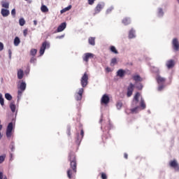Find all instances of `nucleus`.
<instances>
[{
  "label": "nucleus",
  "mask_w": 179,
  "mask_h": 179,
  "mask_svg": "<svg viewBox=\"0 0 179 179\" xmlns=\"http://www.w3.org/2000/svg\"><path fill=\"white\" fill-rule=\"evenodd\" d=\"M95 40L96 38L94 37H90L88 39L89 44H90V45H95L96 44Z\"/></svg>",
  "instance_id": "21"
},
{
  "label": "nucleus",
  "mask_w": 179,
  "mask_h": 179,
  "mask_svg": "<svg viewBox=\"0 0 179 179\" xmlns=\"http://www.w3.org/2000/svg\"><path fill=\"white\" fill-rule=\"evenodd\" d=\"M0 104L2 106H5L3 97H2V94H0Z\"/></svg>",
  "instance_id": "39"
},
{
  "label": "nucleus",
  "mask_w": 179,
  "mask_h": 179,
  "mask_svg": "<svg viewBox=\"0 0 179 179\" xmlns=\"http://www.w3.org/2000/svg\"><path fill=\"white\" fill-rule=\"evenodd\" d=\"M19 44H20V38H19V37L16 36L14 39V45L17 47V45H19Z\"/></svg>",
  "instance_id": "26"
},
{
  "label": "nucleus",
  "mask_w": 179,
  "mask_h": 179,
  "mask_svg": "<svg viewBox=\"0 0 179 179\" xmlns=\"http://www.w3.org/2000/svg\"><path fill=\"white\" fill-rule=\"evenodd\" d=\"M20 26H24L26 24V21L24 20V18H20L19 20Z\"/></svg>",
  "instance_id": "34"
},
{
  "label": "nucleus",
  "mask_w": 179,
  "mask_h": 179,
  "mask_svg": "<svg viewBox=\"0 0 179 179\" xmlns=\"http://www.w3.org/2000/svg\"><path fill=\"white\" fill-rule=\"evenodd\" d=\"M122 22L124 26H128V24H131V18L126 17L122 20Z\"/></svg>",
  "instance_id": "16"
},
{
  "label": "nucleus",
  "mask_w": 179,
  "mask_h": 179,
  "mask_svg": "<svg viewBox=\"0 0 179 179\" xmlns=\"http://www.w3.org/2000/svg\"><path fill=\"white\" fill-rule=\"evenodd\" d=\"M101 103L102 104H108L110 103V97L107 94H103L101 99Z\"/></svg>",
  "instance_id": "11"
},
{
  "label": "nucleus",
  "mask_w": 179,
  "mask_h": 179,
  "mask_svg": "<svg viewBox=\"0 0 179 179\" xmlns=\"http://www.w3.org/2000/svg\"><path fill=\"white\" fill-rule=\"evenodd\" d=\"M0 124H1V120H0Z\"/></svg>",
  "instance_id": "62"
},
{
  "label": "nucleus",
  "mask_w": 179,
  "mask_h": 179,
  "mask_svg": "<svg viewBox=\"0 0 179 179\" xmlns=\"http://www.w3.org/2000/svg\"><path fill=\"white\" fill-rule=\"evenodd\" d=\"M94 1L96 0H88L89 5H93V3H94Z\"/></svg>",
  "instance_id": "45"
},
{
  "label": "nucleus",
  "mask_w": 179,
  "mask_h": 179,
  "mask_svg": "<svg viewBox=\"0 0 179 179\" xmlns=\"http://www.w3.org/2000/svg\"><path fill=\"white\" fill-rule=\"evenodd\" d=\"M164 12H163V8H158V16H163Z\"/></svg>",
  "instance_id": "38"
},
{
  "label": "nucleus",
  "mask_w": 179,
  "mask_h": 179,
  "mask_svg": "<svg viewBox=\"0 0 179 179\" xmlns=\"http://www.w3.org/2000/svg\"><path fill=\"white\" fill-rule=\"evenodd\" d=\"M124 159H128V154L124 153Z\"/></svg>",
  "instance_id": "51"
},
{
  "label": "nucleus",
  "mask_w": 179,
  "mask_h": 179,
  "mask_svg": "<svg viewBox=\"0 0 179 179\" xmlns=\"http://www.w3.org/2000/svg\"><path fill=\"white\" fill-rule=\"evenodd\" d=\"M71 9H72V6H69L68 7L62 9L61 10V13H65V12H68V10H71Z\"/></svg>",
  "instance_id": "29"
},
{
  "label": "nucleus",
  "mask_w": 179,
  "mask_h": 179,
  "mask_svg": "<svg viewBox=\"0 0 179 179\" xmlns=\"http://www.w3.org/2000/svg\"><path fill=\"white\" fill-rule=\"evenodd\" d=\"M101 121H103V120H100V122H101Z\"/></svg>",
  "instance_id": "59"
},
{
  "label": "nucleus",
  "mask_w": 179,
  "mask_h": 179,
  "mask_svg": "<svg viewBox=\"0 0 179 179\" xmlns=\"http://www.w3.org/2000/svg\"><path fill=\"white\" fill-rule=\"evenodd\" d=\"M3 179H8V178H7L6 176H5V177L3 178Z\"/></svg>",
  "instance_id": "56"
},
{
  "label": "nucleus",
  "mask_w": 179,
  "mask_h": 179,
  "mask_svg": "<svg viewBox=\"0 0 179 179\" xmlns=\"http://www.w3.org/2000/svg\"><path fill=\"white\" fill-rule=\"evenodd\" d=\"M57 38H61V37H60V36H58Z\"/></svg>",
  "instance_id": "57"
},
{
  "label": "nucleus",
  "mask_w": 179,
  "mask_h": 179,
  "mask_svg": "<svg viewBox=\"0 0 179 179\" xmlns=\"http://www.w3.org/2000/svg\"><path fill=\"white\" fill-rule=\"evenodd\" d=\"M26 90V83L22 82L18 87V91H17V94L18 97H21L22 94H23V92Z\"/></svg>",
  "instance_id": "3"
},
{
  "label": "nucleus",
  "mask_w": 179,
  "mask_h": 179,
  "mask_svg": "<svg viewBox=\"0 0 179 179\" xmlns=\"http://www.w3.org/2000/svg\"><path fill=\"white\" fill-rule=\"evenodd\" d=\"M133 79L135 80V82H142L143 80V79H142L139 75L133 76Z\"/></svg>",
  "instance_id": "22"
},
{
  "label": "nucleus",
  "mask_w": 179,
  "mask_h": 179,
  "mask_svg": "<svg viewBox=\"0 0 179 179\" xmlns=\"http://www.w3.org/2000/svg\"><path fill=\"white\" fill-rule=\"evenodd\" d=\"M67 135L71 136V128L67 129Z\"/></svg>",
  "instance_id": "47"
},
{
  "label": "nucleus",
  "mask_w": 179,
  "mask_h": 179,
  "mask_svg": "<svg viewBox=\"0 0 179 179\" xmlns=\"http://www.w3.org/2000/svg\"><path fill=\"white\" fill-rule=\"evenodd\" d=\"M6 157V155L0 156V164L5 162V158Z\"/></svg>",
  "instance_id": "40"
},
{
  "label": "nucleus",
  "mask_w": 179,
  "mask_h": 179,
  "mask_svg": "<svg viewBox=\"0 0 179 179\" xmlns=\"http://www.w3.org/2000/svg\"><path fill=\"white\" fill-rule=\"evenodd\" d=\"M5 98L6 99V100L10 101V100H12V95H10V94L9 93H6L5 94Z\"/></svg>",
  "instance_id": "35"
},
{
  "label": "nucleus",
  "mask_w": 179,
  "mask_h": 179,
  "mask_svg": "<svg viewBox=\"0 0 179 179\" xmlns=\"http://www.w3.org/2000/svg\"><path fill=\"white\" fill-rule=\"evenodd\" d=\"M134 87H135V85H134V84L131 83L127 87V97H131V96H132V94L134 93Z\"/></svg>",
  "instance_id": "6"
},
{
  "label": "nucleus",
  "mask_w": 179,
  "mask_h": 179,
  "mask_svg": "<svg viewBox=\"0 0 179 179\" xmlns=\"http://www.w3.org/2000/svg\"><path fill=\"white\" fill-rule=\"evenodd\" d=\"M94 57V55H93V53H85L83 57V61H85V62H89V59Z\"/></svg>",
  "instance_id": "9"
},
{
  "label": "nucleus",
  "mask_w": 179,
  "mask_h": 179,
  "mask_svg": "<svg viewBox=\"0 0 179 179\" xmlns=\"http://www.w3.org/2000/svg\"><path fill=\"white\" fill-rule=\"evenodd\" d=\"M139 108V106H136V108H131V113H132V114L135 113H138V109Z\"/></svg>",
  "instance_id": "41"
},
{
  "label": "nucleus",
  "mask_w": 179,
  "mask_h": 179,
  "mask_svg": "<svg viewBox=\"0 0 179 179\" xmlns=\"http://www.w3.org/2000/svg\"><path fill=\"white\" fill-rule=\"evenodd\" d=\"M157 83H164L166 82V78H162L160 76H158L157 77Z\"/></svg>",
  "instance_id": "20"
},
{
  "label": "nucleus",
  "mask_w": 179,
  "mask_h": 179,
  "mask_svg": "<svg viewBox=\"0 0 179 179\" xmlns=\"http://www.w3.org/2000/svg\"><path fill=\"white\" fill-rule=\"evenodd\" d=\"M35 60H36V58L31 57V60H30V62H34Z\"/></svg>",
  "instance_id": "49"
},
{
  "label": "nucleus",
  "mask_w": 179,
  "mask_h": 179,
  "mask_svg": "<svg viewBox=\"0 0 179 179\" xmlns=\"http://www.w3.org/2000/svg\"><path fill=\"white\" fill-rule=\"evenodd\" d=\"M83 92H84L83 88H80L78 92L76 94V100L77 101H80V100H82V97L83 96Z\"/></svg>",
  "instance_id": "8"
},
{
  "label": "nucleus",
  "mask_w": 179,
  "mask_h": 179,
  "mask_svg": "<svg viewBox=\"0 0 179 179\" xmlns=\"http://www.w3.org/2000/svg\"><path fill=\"white\" fill-rule=\"evenodd\" d=\"M2 50H3V43L0 42V51H2Z\"/></svg>",
  "instance_id": "46"
},
{
  "label": "nucleus",
  "mask_w": 179,
  "mask_h": 179,
  "mask_svg": "<svg viewBox=\"0 0 179 179\" xmlns=\"http://www.w3.org/2000/svg\"><path fill=\"white\" fill-rule=\"evenodd\" d=\"M1 13L3 17H6L9 16V15L10 14V12L9 11V10H8V8H6V9L2 8Z\"/></svg>",
  "instance_id": "14"
},
{
  "label": "nucleus",
  "mask_w": 179,
  "mask_h": 179,
  "mask_svg": "<svg viewBox=\"0 0 179 179\" xmlns=\"http://www.w3.org/2000/svg\"><path fill=\"white\" fill-rule=\"evenodd\" d=\"M109 127L111 125L110 123L108 124Z\"/></svg>",
  "instance_id": "60"
},
{
  "label": "nucleus",
  "mask_w": 179,
  "mask_h": 179,
  "mask_svg": "<svg viewBox=\"0 0 179 179\" xmlns=\"http://www.w3.org/2000/svg\"><path fill=\"white\" fill-rule=\"evenodd\" d=\"M68 160L70 162V169L67 171V177L69 179H72L78 171V162L76 161V154H75V152H71L69 154Z\"/></svg>",
  "instance_id": "1"
},
{
  "label": "nucleus",
  "mask_w": 179,
  "mask_h": 179,
  "mask_svg": "<svg viewBox=\"0 0 179 179\" xmlns=\"http://www.w3.org/2000/svg\"><path fill=\"white\" fill-rule=\"evenodd\" d=\"M108 129H109V130H110V127H108Z\"/></svg>",
  "instance_id": "58"
},
{
  "label": "nucleus",
  "mask_w": 179,
  "mask_h": 179,
  "mask_svg": "<svg viewBox=\"0 0 179 179\" xmlns=\"http://www.w3.org/2000/svg\"><path fill=\"white\" fill-rule=\"evenodd\" d=\"M172 47L174 51H179V41L177 38H174L172 41Z\"/></svg>",
  "instance_id": "7"
},
{
  "label": "nucleus",
  "mask_w": 179,
  "mask_h": 179,
  "mask_svg": "<svg viewBox=\"0 0 179 179\" xmlns=\"http://www.w3.org/2000/svg\"><path fill=\"white\" fill-rule=\"evenodd\" d=\"M13 130V123L10 122L7 127L6 129V136L7 138H10L12 136V131Z\"/></svg>",
  "instance_id": "4"
},
{
  "label": "nucleus",
  "mask_w": 179,
  "mask_h": 179,
  "mask_svg": "<svg viewBox=\"0 0 179 179\" xmlns=\"http://www.w3.org/2000/svg\"><path fill=\"white\" fill-rule=\"evenodd\" d=\"M11 15L15 17L16 16V10L14 8L11 10Z\"/></svg>",
  "instance_id": "43"
},
{
  "label": "nucleus",
  "mask_w": 179,
  "mask_h": 179,
  "mask_svg": "<svg viewBox=\"0 0 179 179\" xmlns=\"http://www.w3.org/2000/svg\"><path fill=\"white\" fill-rule=\"evenodd\" d=\"M27 33H28V30L27 29H24L23 31V34H24V36L26 37V36H27Z\"/></svg>",
  "instance_id": "44"
},
{
  "label": "nucleus",
  "mask_w": 179,
  "mask_h": 179,
  "mask_svg": "<svg viewBox=\"0 0 179 179\" xmlns=\"http://www.w3.org/2000/svg\"><path fill=\"white\" fill-rule=\"evenodd\" d=\"M10 108L12 113H15V111H16V105H15V102L10 103Z\"/></svg>",
  "instance_id": "24"
},
{
  "label": "nucleus",
  "mask_w": 179,
  "mask_h": 179,
  "mask_svg": "<svg viewBox=\"0 0 179 179\" xmlns=\"http://www.w3.org/2000/svg\"><path fill=\"white\" fill-rule=\"evenodd\" d=\"M117 76H120V78H124L125 76V71L123 69H119L117 72Z\"/></svg>",
  "instance_id": "18"
},
{
  "label": "nucleus",
  "mask_w": 179,
  "mask_h": 179,
  "mask_svg": "<svg viewBox=\"0 0 179 179\" xmlns=\"http://www.w3.org/2000/svg\"><path fill=\"white\" fill-rule=\"evenodd\" d=\"M37 54V49H31L30 50V55L32 57H36V55Z\"/></svg>",
  "instance_id": "33"
},
{
  "label": "nucleus",
  "mask_w": 179,
  "mask_h": 179,
  "mask_svg": "<svg viewBox=\"0 0 179 179\" xmlns=\"http://www.w3.org/2000/svg\"><path fill=\"white\" fill-rule=\"evenodd\" d=\"M116 107L117 110H121V108H122V102L120 101H118L116 103Z\"/></svg>",
  "instance_id": "32"
},
{
  "label": "nucleus",
  "mask_w": 179,
  "mask_h": 179,
  "mask_svg": "<svg viewBox=\"0 0 179 179\" xmlns=\"http://www.w3.org/2000/svg\"><path fill=\"white\" fill-rule=\"evenodd\" d=\"M13 149H15V148L13 147V148H11L12 152H13Z\"/></svg>",
  "instance_id": "55"
},
{
  "label": "nucleus",
  "mask_w": 179,
  "mask_h": 179,
  "mask_svg": "<svg viewBox=\"0 0 179 179\" xmlns=\"http://www.w3.org/2000/svg\"><path fill=\"white\" fill-rule=\"evenodd\" d=\"M139 97H141V94L139 92H136L134 98L136 103L139 101Z\"/></svg>",
  "instance_id": "31"
},
{
  "label": "nucleus",
  "mask_w": 179,
  "mask_h": 179,
  "mask_svg": "<svg viewBox=\"0 0 179 179\" xmlns=\"http://www.w3.org/2000/svg\"><path fill=\"white\" fill-rule=\"evenodd\" d=\"M113 10H114V6H111L110 7H109L107 10H106V13H111V12H113Z\"/></svg>",
  "instance_id": "37"
},
{
  "label": "nucleus",
  "mask_w": 179,
  "mask_h": 179,
  "mask_svg": "<svg viewBox=\"0 0 179 179\" xmlns=\"http://www.w3.org/2000/svg\"><path fill=\"white\" fill-rule=\"evenodd\" d=\"M80 135H81V137L79 136V134H76V136H77L76 142H80L82 141V139L83 138V136L85 135V131H83V129L81 130Z\"/></svg>",
  "instance_id": "17"
},
{
  "label": "nucleus",
  "mask_w": 179,
  "mask_h": 179,
  "mask_svg": "<svg viewBox=\"0 0 179 179\" xmlns=\"http://www.w3.org/2000/svg\"><path fill=\"white\" fill-rule=\"evenodd\" d=\"M117 64V58H113L110 62V66H114Z\"/></svg>",
  "instance_id": "36"
},
{
  "label": "nucleus",
  "mask_w": 179,
  "mask_h": 179,
  "mask_svg": "<svg viewBox=\"0 0 179 179\" xmlns=\"http://www.w3.org/2000/svg\"><path fill=\"white\" fill-rule=\"evenodd\" d=\"M1 6L6 9H9V3L8 2L2 1Z\"/></svg>",
  "instance_id": "30"
},
{
  "label": "nucleus",
  "mask_w": 179,
  "mask_h": 179,
  "mask_svg": "<svg viewBox=\"0 0 179 179\" xmlns=\"http://www.w3.org/2000/svg\"><path fill=\"white\" fill-rule=\"evenodd\" d=\"M25 1H29V0H25Z\"/></svg>",
  "instance_id": "61"
},
{
  "label": "nucleus",
  "mask_w": 179,
  "mask_h": 179,
  "mask_svg": "<svg viewBox=\"0 0 179 179\" xmlns=\"http://www.w3.org/2000/svg\"><path fill=\"white\" fill-rule=\"evenodd\" d=\"M129 38H135V31L131 29L129 32Z\"/></svg>",
  "instance_id": "23"
},
{
  "label": "nucleus",
  "mask_w": 179,
  "mask_h": 179,
  "mask_svg": "<svg viewBox=\"0 0 179 179\" xmlns=\"http://www.w3.org/2000/svg\"><path fill=\"white\" fill-rule=\"evenodd\" d=\"M50 47V43H48L47 41H45L42 43V46L41 47V49H40V51H39V53H40V55H44V52L45 51V48H47Z\"/></svg>",
  "instance_id": "5"
},
{
  "label": "nucleus",
  "mask_w": 179,
  "mask_h": 179,
  "mask_svg": "<svg viewBox=\"0 0 179 179\" xmlns=\"http://www.w3.org/2000/svg\"><path fill=\"white\" fill-rule=\"evenodd\" d=\"M169 166L171 167H173V169H175L176 170V171H179V166H178V163L177 162V160L173 159V160L169 162Z\"/></svg>",
  "instance_id": "10"
},
{
  "label": "nucleus",
  "mask_w": 179,
  "mask_h": 179,
  "mask_svg": "<svg viewBox=\"0 0 179 179\" xmlns=\"http://www.w3.org/2000/svg\"><path fill=\"white\" fill-rule=\"evenodd\" d=\"M2 129V125H0V131Z\"/></svg>",
  "instance_id": "54"
},
{
  "label": "nucleus",
  "mask_w": 179,
  "mask_h": 179,
  "mask_svg": "<svg viewBox=\"0 0 179 179\" xmlns=\"http://www.w3.org/2000/svg\"><path fill=\"white\" fill-rule=\"evenodd\" d=\"M104 8V4L99 3L95 8V13H100L101 12V9Z\"/></svg>",
  "instance_id": "15"
},
{
  "label": "nucleus",
  "mask_w": 179,
  "mask_h": 179,
  "mask_svg": "<svg viewBox=\"0 0 179 179\" xmlns=\"http://www.w3.org/2000/svg\"><path fill=\"white\" fill-rule=\"evenodd\" d=\"M8 53H9V57L10 58V57H12V51L10 50H9Z\"/></svg>",
  "instance_id": "50"
},
{
  "label": "nucleus",
  "mask_w": 179,
  "mask_h": 179,
  "mask_svg": "<svg viewBox=\"0 0 179 179\" xmlns=\"http://www.w3.org/2000/svg\"><path fill=\"white\" fill-rule=\"evenodd\" d=\"M0 179H3V173L0 172Z\"/></svg>",
  "instance_id": "48"
},
{
  "label": "nucleus",
  "mask_w": 179,
  "mask_h": 179,
  "mask_svg": "<svg viewBox=\"0 0 179 179\" xmlns=\"http://www.w3.org/2000/svg\"><path fill=\"white\" fill-rule=\"evenodd\" d=\"M41 10L43 13H47V12H48V8H47L45 5H42L41 7Z\"/></svg>",
  "instance_id": "25"
},
{
  "label": "nucleus",
  "mask_w": 179,
  "mask_h": 179,
  "mask_svg": "<svg viewBox=\"0 0 179 179\" xmlns=\"http://www.w3.org/2000/svg\"><path fill=\"white\" fill-rule=\"evenodd\" d=\"M140 106H141L142 110H145V108H146V103H145V100H143V99H141Z\"/></svg>",
  "instance_id": "27"
},
{
  "label": "nucleus",
  "mask_w": 179,
  "mask_h": 179,
  "mask_svg": "<svg viewBox=\"0 0 179 179\" xmlns=\"http://www.w3.org/2000/svg\"><path fill=\"white\" fill-rule=\"evenodd\" d=\"M17 75L18 79H23V76H24V73H23V70L22 69H18Z\"/></svg>",
  "instance_id": "19"
},
{
  "label": "nucleus",
  "mask_w": 179,
  "mask_h": 179,
  "mask_svg": "<svg viewBox=\"0 0 179 179\" xmlns=\"http://www.w3.org/2000/svg\"><path fill=\"white\" fill-rule=\"evenodd\" d=\"M66 29V22L62 23L57 29V33H61V31H64Z\"/></svg>",
  "instance_id": "12"
},
{
  "label": "nucleus",
  "mask_w": 179,
  "mask_h": 179,
  "mask_svg": "<svg viewBox=\"0 0 179 179\" xmlns=\"http://www.w3.org/2000/svg\"><path fill=\"white\" fill-rule=\"evenodd\" d=\"M106 71H107V72H110V71H111V69L107 67V68H106Z\"/></svg>",
  "instance_id": "52"
},
{
  "label": "nucleus",
  "mask_w": 179,
  "mask_h": 179,
  "mask_svg": "<svg viewBox=\"0 0 179 179\" xmlns=\"http://www.w3.org/2000/svg\"><path fill=\"white\" fill-rule=\"evenodd\" d=\"M34 24L35 26H37V21L34 20Z\"/></svg>",
  "instance_id": "53"
},
{
  "label": "nucleus",
  "mask_w": 179,
  "mask_h": 179,
  "mask_svg": "<svg viewBox=\"0 0 179 179\" xmlns=\"http://www.w3.org/2000/svg\"><path fill=\"white\" fill-rule=\"evenodd\" d=\"M166 65L168 69H171V68H174L176 63L174 62V60L170 59L166 62Z\"/></svg>",
  "instance_id": "13"
},
{
  "label": "nucleus",
  "mask_w": 179,
  "mask_h": 179,
  "mask_svg": "<svg viewBox=\"0 0 179 179\" xmlns=\"http://www.w3.org/2000/svg\"><path fill=\"white\" fill-rule=\"evenodd\" d=\"M80 83L82 87H86L87 85L89 84V75H87V73H85L83 76L81 78Z\"/></svg>",
  "instance_id": "2"
},
{
  "label": "nucleus",
  "mask_w": 179,
  "mask_h": 179,
  "mask_svg": "<svg viewBox=\"0 0 179 179\" xmlns=\"http://www.w3.org/2000/svg\"><path fill=\"white\" fill-rule=\"evenodd\" d=\"M101 178L102 179H107V174H106V173H101Z\"/></svg>",
  "instance_id": "42"
},
{
  "label": "nucleus",
  "mask_w": 179,
  "mask_h": 179,
  "mask_svg": "<svg viewBox=\"0 0 179 179\" xmlns=\"http://www.w3.org/2000/svg\"><path fill=\"white\" fill-rule=\"evenodd\" d=\"M110 50L111 51V52H113V54H118V50H117V48H115V46H110Z\"/></svg>",
  "instance_id": "28"
}]
</instances>
